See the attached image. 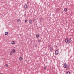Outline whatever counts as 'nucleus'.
<instances>
[{
    "instance_id": "1",
    "label": "nucleus",
    "mask_w": 74,
    "mask_h": 74,
    "mask_svg": "<svg viewBox=\"0 0 74 74\" xmlns=\"http://www.w3.org/2000/svg\"><path fill=\"white\" fill-rule=\"evenodd\" d=\"M59 53V51L58 50H56L55 51V54L56 55H57Z\"/></svg>"
},
{
    "instance_id": "2",
    "label": "nucleus",
    "mask_w": 74,
    "mask_h": 74,
    "mask_svg": "<svg viewBox=\"0 0 74 74\" xmlns=\"http://www.w3.org/2000/svg\"><path fill=\"white\" fill-rule=\"evenodd\" d=\"M64 68V69H65L66 68V67H67V64L66 63H65L64 64V66H63Z\"/></svg>"
},
{
    "instance_id": "3",
    "label": "nucleus",
    "mask_w": 74,
    "mask_h": 74,
    "mask_svg": "<svg viewBox=\"0 0 74 74\" xmlns=\"http://www.w3.org/2000/svg\"><path fill=\"white\" fill-rule=\"evenodd\" d=\"M11 43L12 45H14V44H15V42L12 41H11Z\"/></svg>"
},
{
    "instance_id": "4",
    "label": "nucleus",
    "mask_w": 74,
    "mask_h": 74,
    "mask_svg": "<svg viewBox=\"0 0 74 74\" xmlns=\"http://www.w3.org/2000/svg\"><path fill=\"white\" fill-rule=\"evenodd\" d=\"M71 38L69 39L68 40V43H69V44H70L71 42Z\"/></svg>"
},
{
    "instance_id": "5",
    "label": "nucleus",
    "mask_w": 74,
    "mask_h": 74,
    "mask_svg": "<svg viewBox=\"0 0 74 74\" xmlns=\"http://www.w3.org/2000/svg\"><path fill=\"white\" fill-rule=\"evenodd\" d=\"M69 41V39L67 38H66L65 39V42L66 43H67Z\"/></svg>"
},
{
    "instance_id": "6",
    "label": "nucleus",
    "mask_w": 74,
    "mask_h": 74,
    "mask_svg": "<svg viewBox=\"0 0 74 74\" xmlns=\"http://www.w3.org/2000/svg\"><path fill=\"white\" fill-rule=\"evenodd\" d=\"M27 5L26 4L25 5L24 8L25 9H27Z\"/></svg>"
},
{
    "instance_id": "7",
    "label": "nucleus",
    "mask_w": 74,
    "mask_h": 74,
    "mask_svg": "<svg viewBox=\"0 0 74 74\" xmlns=\"http://www.w3.org/2000/svg\"><path fill=\"white\" fill-rule=\"evenodd\" d=\"M33 22V21H32L30 20L29 21V23L30 24H32V23Z\"/></svg>"
},
{
    "instance_id": "8",
    "label": "nucleus",
    "mask_w": 74,
    "mask_h": 74,
    "mask_svg": "<svg viewBox=\"0 0 74 74\" xmlns=\"http://www.w3.org/2000/svg\"><path fill=\"white\" fill-rule=\"evenodd\" d=\"M23 60V58L22 57H20L19 58V60H20V61H22V60Z\"/></svg>"
},
{
    "instance_id": "9",
    "label": "nucleus",
    "mask_w": 74,
    "mask_h": 74,
    "mask_svg": "<svg viewBox=\"0 0 74 74\" xmlns=\"http://www.w3.org/2000/svg\"><path fill=\"white\" fill-rule=\"evenodd\" d=\"M12 52H13V53H15V49H12Z\"/></svg>"
},
{
    "instance_id": "10",
    "label": "nucleus",
    "mask_w": 74,
    "mask_h": 74,
    "mask_svg": "<svg viewBox=\"0 0 74 74\" xmlns=\"http://www.w3.org/2000/svg\"><path fill=\"white\" fill-rule=\"evenodd\" d=\"M10 55H12V54H13V52H12V51H11L10 52Z\"/></svg>"
},
{
    "instance_id": "11",
    "label": "nucleus",
    "mask_w": 74,
    "mask_h": 74,
    "mask_svg": "<svg viewBox=\"0 0 74 74\" xmlns=\"http://www.w3.org/2000/svg\"><path fill=\"white\" fill-rule=\"evenodd\" d=\"M64 10L66 12H67V8H65L64 9Z\"/></svg>"
},
{
    "instance_id": "12",
    "label": "nucleus",
    "mask_w": 74,
    "mask_h": 74,
    "mask_svg": "<svg viewBox=\"0 0 74 74\" xmlns=\"http://www.w3.org/2000/svg\"><path fill=\"white\" fill-rule=\"evenodd\" d=\"M60 10V9L59 8H57L56 9V11L58 12V11H59V10Z\"/></svg>"
},
{
    "instance_id": "13",
    "label": "nucleus",
    "mask_w": 74,
    "mask_h": 74,
    "mask_svg": "<svg viewBox=\"0 0 74 74\" xmlns=\"http://www.w3.org/2000/svg\"><path fill=\"white\" fill-rule=\"evenodd\" d=\"M36 37H37V38H38V37H40V36L39 35V34H38L36 35Z\"/></svg>"
},
{
    "instance_id": "14",
    "label": "nucleus",
    "mask_w": 74,
    "mask_h": 74,
    "mask_svg": "<svg viewBox=\"0 0 74 74\" xmlns=\"http://www.w3.org/2000/svg\"><path fill=\"white\" fill-rule=\"evenodd\" d=\"M66 74H70V72L69 71H68L67 72Z\"/></svg>"
},
{
    "instance_id": "15",
    "label": "nucleus",
    "mask_w": 74,
    "mask_h": 74,
    "mask_svg": "<svg viewBox=\"0 0 74 74\" xmlns=\"http://www.w3.org/2000/svg\"><path fill=\"white\" fill-rule=\"evenodd\" d=\"M50 51H53V48L52 47L50 48Z\"/></svg>"
},
{
    "instance_id": "16",
    "label": "nucleus",
    "mask_w": 74,
    "mask_h": 74,
    "mask_svg": "<svg viewBox=\"0 0 74 74\" xmlns=\"http://www.w3.org/2000/svg\"><path fill=\"white\" fill-rule=\"evenodd\" d=\"M69 68V66L68 65H67V66L66 65V68L68 69Z\"/></svg>"
},
{
    "instance_id": "17",
    "label": "nucleus",
    "mask_w": 74,
    "mask_h": 74,
    "mask_svg": "<svg viewBox=\"0 0 74 74\" xmlns=\"http://www.w3.org/2000/svg\"><path fill=\"white\" fill-rule=\"evenodd\" d=\"M5 34L6 35H7L8 34V32H6Z\"/></svg>"
},
{
    "instance_id": "18",
    "label": "nucleus",
    "mask_w": 74,
    "mask_h": 74,
    "mask_svg": "<svg viewBox=\"0 0 74 74\" xmlns=\"http://www.w3.org/2000/svg\"><path fill=\"white\" fill-rule=\"evenodd\" d=\"M38 42H41V40H38Z\"/></svg>"
},
{
    "instance_id": "19",
    "label": "nucleus",
    "mask_w": 74,
    "mask_h": 74,
    "mask_svg": "<svg viewBox=\"0 0 74 74\" xmlns=\"http://www.w3.org/2000/svg\"><path fill=\"white\" fill-rule=\"evenodd\" d=\"M5 67H8V65L6 64L5 65Z\"/></svg>"
},
{
    "instance_id": "20",
    "label": "nucleus",
    "mask_w": 74,
    "mask_h": 74,
    "mask_svg": "<svg viewBox=\"0 0 74 74\" xmlns=\"http://www.w3.org/2000/svg\"><path fill=\"white\" fill-rule=\"evenodd\" d=\"M35 20H36V19H33V22H34L35 21Z\"/></svg>"
},
{
    "instance_id": "21",
    "label": "nucleus",
    "mask_w": 74,
    "mask_h": 74,
    "mask_svg": "<svg viewBox=\"0 0 74 74\" xmlns=\"http://www.w3.org/2000/svg\"><path fill=\"white\" fill-rule=\"evenodd\" d=\"M26 22H27V20H25V23H26Z\"/></svg>"
},
{
    "instance_id": "22",
    "label": "nucleus",
    "mask_w": 74,
    "mask_h": 74,
    "mask_svg": "<svg viewBox=\"0 0 74 74\" xmlns=\"http://www.w3.org/2000/svg\"><path fill=\"white\" fill-rule=\"evenodd\" d=\"M44 69H45V70H46V67H45L44 68Z\"/></svg>"
},
{
    "instance_id": "23",
    "label": "nucleus",
    "mask_w": 74,
    "mask_h": 74,
    "mask_svg": "<svg viewBox=\"0 0 74 74\" xmlns=\"http://www.w3.org/2000/svg\"><path fill=\"white\" fill-rule=\"evenodd\" d=\"M17 22H19V19H18L17 21Z\"/></svg>"
},
{
    "instance_id": "24",
    "label": "nucleus",
    "mask_w": 74,
    "mask_h": 74,
    "mask_svg": "<svg viewBox=\"0 0 74 74\" xmlns=\"http://www.w3.org/2000/svg\"><path fill=\"white\" fill-rule=\"evenodd\" d=\"M50 46H51V45H49V47H50Z\"/></svg>"
},
{
    "instance_id": "25",
    "label": "nucleus",
    "mask_w": 74,
    "mask_h": 74,
    "mask_svg": "<svg viewBox=\"0 0 74 74\" xmlns=\"http://www.w3.org/2000/svg\"><path fill=\"white\" fill-rule=\"evenodd\" d=\"M19 22H21V21L19 19Z\"/></svg>"
},
{
    "instance_id": "26",
    "label": "nucleus",
    "mask_w": 74,
    "mask_h": 74,
    "mask_svg": "<svg viewBox=\"0 0 74 74\" xmlns=\"http://www.w3.org/2000/svg\"><path fill=\"white\" fill-rule=\"evenodd\" d=\"M27 3H29V1H28L27 2Z\"/></svg>"
},
{
    "instance_id": "27",
    "label": "nucleus",
    "mask_w": 74,
    "mask_h": 74,
    "mask_svg": "<svg viewBox=\"0 0 74 74\" xmlns=\"http://www.w3.org/2000/svg\"><path fill=\"white\" fill-rule=\"evenodd\" d=\"M56 47H57V48L58 47V46H57V45H56Z\"/></svg>"
},
{
    "instance_id": "28",
    "label": "nucleus",
    "mask_w": 74,
    "mask_h": 74,
    "mask_svg": "<svg viewBox=\"0 0 74 74\" xmlns=\"http://www.w3.org/2000/svg\"><path fill=\"white\" fill-rule=\"evenodd\" d=\"M0 74H3V73H0Z\"/></svg>"
},
{
    "instance_id": "29",
    "label": "nucleus",
    "mask_w": 74,
    "mask_h": 74,
    "mask_svg": "<svg viewBox=\"0 0 74 74\" xmlns=\"http://www.w3.org/2000/svg\"><path fill=\"white\" fill-rule=\"evenodd\" d=\"M12 74H14V73H12Z\"/></svg>"
}]
</instances>
